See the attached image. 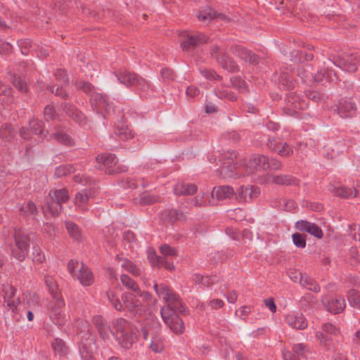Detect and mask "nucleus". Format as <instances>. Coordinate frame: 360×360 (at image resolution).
<instances>
[{
  "label": "nucleus",
  "instance_id": "4468645a",
  "mask_svg": "<svg viewBox=\"0 0 360 360\" xmlns=\"http://www.w3.org/2000/svg\"><path fill=\"white\" fill-rule=\"evenodd\" d=\"M252 165L257 169H265L269 167L268 158L262 155H257L251 159Z\"/></svg>",
  "mask_w": 360,
  "mask_h": 360
},
{
  "label": "nucleus",
  "instance_id": "cd10ccee",
  "mask_svg": "<svg viewBox=\"0 0 360 360\" xmlns=\"http://www.w3.org/2000/svg\"><path fill=\"white\" fill-rule=\"evenodd\" d=\"M72 170L70 166H60L56 169V174L58 176H63L71 174Z\"/></svg>",
  "mask_w": 360,
  "mask_h": 360
},
{
  "label": "nucleus",
  "instance_id": "7c9ffc66",
  "mask_svg": "<svg viewBox=\"0 0 360 360\" xmlns=\"http://www.w3.org/2000/svg\"><path fill=\"white\" fill-rule=\"evenodd\" d=\"M148 258L153 266H158L160 263L162 262V259L158 257L153 251L149 252Z\"/></svg>",
  "mask_w": 360,
  "mask_h": 360
},
{
  "label": "nucleus",
  "instance_id": "49530a36",
  "mask_svg": "<svg viewBox=\"0 0 360 360\" xmlns=\"http://www.w3.org/2000/svg\"><path fill=\"white\" fill-rule=\"evenodd\" d=\"M350 252L352 256L355 257L357 259L360 258V248H352Z\"/></svg>",
  "mask_w": 360,
  "mask_h": 360
},
{
  "label": "nucleus",
  "instance_id": "c85d7f7f",
  "mask_svg": "<svg viewBox=\"0 0 360 360\" xmlns=\"http://www.w3.org/2000/svg\"><path fill=\"white\" fill-rule=\"evenodd\" d=\"M67 229L69 232V233L74 237L75 238H79V231L77 226L74 224H67Z\"/></svg>",
  "mask_w": 360,
  "mask_h": 360
},
{
  "label": "nucleus",
  "instance_id": "423d86ee",
  "mask_svg": "<svg viewBox=\"0 0 360 360\" xmlns=\"http://www.w3.org/2000/svg\"><path fill=\"white\" fill-rule=\"evenodd\" d=\"M161 315L165 322L169 326L174 333L181 334L184 331V325L182 320L169 306L164 307L161 309Z\"/></svg>",
  "mask_w": 360,
  "mask_h": 360
},
{
  "label": "nucleus",
  "instance_id": "de8ad7c7",
  "mask_svg": "<svg viewBox=\"0 0 360 360\" xmlns=\"http://www.w3.org/2000/svg\"><path fill=\"white\" fill-rule=\"evenodd\" d=\"M82 88L84 90V91H85L87 94L91 93L94 89L93 86L89 83H84L82 86Z\"/></svg>",
  "mask_w": 360,
  "mask_h": 360
},
{
  "label": "nucleus",
  "instance_id": "864d4df0",
  "mask_svg": "<svg viewBox=\"0 0 360 360\" xmlns=\"http://www.w3.org/2000/svg\"><path fill=\"white\" fill-rule=\"evenodd\" d=\"M356 337L358 339V340L360 342V330L356 332Z\"/></svg>",
  "mask_w": 360,
  "mask_h": 360
},
{
  "label": "nucleus",
  "instance_id": "9b49d317",
  "mask_svg": "<svg viewBox=\"0 0 360 360\" xmlns=\"http://www.w3.org/2000/svg\"><path fill=\"white\" fill-rule=\"evenodd\" d=\"M197 188L194 185L177 183L174 186V193L176 195H193L195 193Z\"/></svg>",
  "mask_w": 360,
  "mask_h": 360
},
{
  "label": "nucleus",
  "instance_id": "13d9d810",
  "mask_svg": "<svg viewBox=\"0 0 360 360\" xmlns=\"http://www.w3.org/2000/svg\"><path fill=\"white\" fill-rule=\"evenodd\" d=\"M218 49H218L217 47H215V49H214V51H218Z\"/></svg>",
  "mask_w": 360,
  "mask_h": 360
},
{
  "label": "nucleus",
  "instance_id": "5701e85b",
  "mask_svg": "<svg viewBox=\"0 0 360 360\" xmlns=\"http://www.w3.org/2000/svg\"><path fill=\"white\" fill-rule=\"evenodd\" d=\"M117 259L120 262H122V266L124 267L127 271L131 272L134 274H136L138 273L136 266L131 261L125 258H121L119 256L117 257Z\"/></svg>",
  "mask_w": 360,
  "mask_h": 360
},
{
  "label": "nucleus",
  "instance_id": "e433bc0d",
  "mask_svg": "<svg viewBox=\"0 0 360 360\" xmlns=\"http://www.w3.org/2000/svg\"><path fill=\"white\" fill-rule=\"evenodd\" d=\"M6 304L9 309L13 311L14 309H15L18 304V300L17 298L8 299L6 300Z\"/></svg>",
  "mask_w": 360,
  "mask_h": 360
},
{
  "label": "nucleus",
  "instance_id": "c9c22d12",
  "mask_svg": "<svg viewBox=\"0 0 360 360\" xmlns=\"http://www.w3.org/2000/svg\"><path fill=\"white\" fill-rule=\"evenodd\" d=\"M210 304L211 307L213 309H219L224 306V302H223V300H221L220 299H215V300H212L210 302Z\"/></svg>",
  "mask_w": 360,
  "mask_h": 360
},
{
  "label": "nucleus",
  "instance_id": "c03bdc74",
  "mask_svg": "<svg viewBox=\"0 0 360 360\" xmlns=\"http://www.w3.org/2000/svg\"><path fill=\"white\" fill-rule=\"evenodd\" d=\"M316 336L321 342L326 343L330 340V337L328 335H324L322 332H319Z\"/></svg>",
  "mask_w": 360,
  "mask_h": 360
},
{
  "label": "nucleus",
  "instance_id": "9d476101",
  "mask_svg": "<svg viewBox=\"0 0 360 360\" xmlns=\"http://www.w3.org/2000/svg\"><path fill=\"white\" fill-rule=\"evenodd\" d=\"M325 305L327 309L333 314L342 311L345 307L344 300L338 298H330L325 303Z\"/></svg>",
  "mask_w": 360,
  "mask_h": 360
},
{
  "label": "nucleus",
  "instance_id": "1a4fd4ad",
  "mask_svg": "<svg viewBox=\"0 0 360 360\" xmlns=\"http://www.w3.org/2000/svg\"><path fill=\"white\" fill-rule=\"evenodd\" d=\"M185 35V39L181 41V46L183 49H187L192 46H195L201 43L206 42L207 37L202 34L191 35L186 32H181L179 35Z\"/></svg>",
  "mask_w": 360,
  "mask_h": 360
},
{
  "label": "nucleus",
  "instance_id": "a878e982",
  "mask_svg": "<svg viewBox=\"0 0 360 360\" xmlns=\"http://www.w3.org/2000/svg\"><path fill=\"white\" fill-rule=\"evenodd\" d=\"M307 233L319 239L322 238L323 236V231L321 229V228L313 223L311 224Z\"/></svg>",
  "mask_w": 360,
  "mask_h": 360
},
{
  "label": "nucleus",
  "instance_id": "f8f14e48",
  "mask_svg": "<svg viewBox=\"0 0 360 360\" xmlns=\"http://www.w3.org/2000/svg\"><path fill=\"white\" fill-rule=\"evenodd\" d=\"M212 196L218 200H223L231 197L233 194V189L228 186H220L212 191Z\"/></svg>",
  "mask_w": 360,
  "mask_h": 360
},
{
  "label": "nucleus",
  "instance_id": "f704fd0d",
  "mask_svg": "<svg viewBox=\"0 0 360 360\" xmlns=\"http://www.w3.org/2000/svg\"><path fill=\"white\" fill-rule=\"evenodd\" d=\"M58 139L67 146H72L73 141L65 134H60L58 136Z\"/></svg>",
  "mask_w": 360,
  "mask_h": 360
},
{
  "label": "nucleus",
  "instance_id": "a18cd8bd",
  "mask_svg": "<svg viewBox=\"0 0 360 360\" xmlns=\"http://www.w3.org/2000/svg\"><path fill=\"white\" fill-rule=\"evenodd\" d=\"M162 266L167 269V270L172 271L174 270L176 267V265L173 262H169V261L162 262Z\"/></svg>",
  "mask_w": 360,
  "mask_h": 360
},
{
  "label": "nucleus",
  "instance_id": "09e8293b",
  "mask_svg": "<svg viewBox=\"0 0 360 360\" xmlns=\"http://www.w3.org/2000/svg\"><path fill=\"white\" fill-rule=\"evenodd\" d=\"M76 198L77 200H79L81 202H84L87 199L86 195L84 193H77Z\"/></svg>",
  "mask_w": 360,
  "mask_h": 360
},
{
  "label": "nucleus",
  "instance_id": "c756f323",
  "mask_svg": "<svg viewBox=\"0 0 360 360\" xmlns=\"http://www.w3.org/2000/svg\"><path fill=\"white\" fill-rule=\"evenodd\" d=\"M160 250L161 253L166 256H174L176 255V251L167 245H162Z\"/></svg>",
  "mask_w": 360,
  "mask_h": 360
},
{
  "label": "nucleus",
  "instance_id": "6e6d98bb",
  "mask_svg": "<svg viewBox=\"0 0 360 360\" xmlns=\"http://www.w3.org/2000/svg\"><path fill=\"white\" fill-rule=\"evenodd\" d=\"M5 22L0 19V25H4Z\"/></svg>",
  "mask_w": 360,
  "mask_h": 360
},
{
  "label": "nucleus",
  "instance_id": "a19ab883",
  "mask_svg": "<svg viewBox=\"0 0 360 360\" xmlns=\"http://www.w3.org/2000/svg\"><path fill=\"white\" fill-rule=\"evenodd\" d=\"M312 75L314 80L316 82L322 81L324 77V73L323 72L314 71Z\"/></svg>",
  "mask_w": 360,
  "mask_h": 360
},
{
  "label": "nucleus",
  "instance_id": "bf43d9fd",
  "mask_svg": "<svg viewBox=\"0 0 360 360\" xmlns=\"http://www.w3.org/2000/svg\"><path fill=\"white\" fill-rule=\"evenodd\" d=\"M110 360H119V359H117L116 358H112Z\"/></svg>",
  "mask_w": 360,
  "mask_h": 360
},
{
  "label": "nucleus",
  "instance_id": "72a5a7b5",
  "mask_svg": "<svg viewBox=\"0 0 360 360\" xmlns=\"http://www.w3.org/2000/svg\"><path fill=\"white\" fill-rule=\"evenodd\" d=\"M264 303L266 306L270 309L272 313H275L276 311V305L274 302V300L272 297L267 298L264 300Z\"/></svg>",
  "mask_w": 360,
  "mask_h": 360
},
{
  "label": "nucleus",
  "instance_id": "4c0bfd02",
  "mask_svg": "<svg viewBox=\"0 0 360 360\" xmlns=\"http://www.w3.org/2000/svg\"><path fill=\"white\" fill-rule=\"evenodd\" d=\"M323 329L328 334H336L338 333V330L332 324L330 323L325 324Z\"/></svg>",
  "mask_w": 360,
  "mask_h": 360
},
{
  "label": "nucleus",
  "instance_id": "4be33fe9",
  "mask_svg": "<svg viewBox=\"0 0 360 360\" xmlns=\"http://www.w3.org/2000/svg\"><path fill=\"white\" fill-rule=\"evenodd\" d=\"M293 244L297 247L303 248L306 246L305 236L300 233H295L292 236Z\"/></svg>",
  "mask_w": 360,
  "mask_h": 360
},
{
  "label": "nucleus",
  "instance_id": "ddd939ff",
  "mask_svg": "<svg viewBox=\"0 0 360 360\" xmlns=\"http://www.w3.org/2000/svg\"><path fill=\"white\" fill-rule=\"evenodd\" d=\"M303 347L300 345H296L291 349L283 351L284 360H300V357L303 351Z\"/></svg>",
  "mask_w": 360,
  "mask_h": 360
},
{
  "label": "nucleus",
  "instance_id": "f257e3e1",
  "mask_svg": "<svg viewBox=\"0 0 360 360\" xmlns=\"http://www.w3.org/2000/svg\"><path fill=\"white\" fill-rule=\"evenodd\" d=\"M13 255L19 261L25 260L27 256L37 264L44 263L46 260V255L44 250L33 243L27 236H18L16 238Z\"/></svg>",
  "mask_w": 360,
  "mask_h": 360
},
{
  "label": "nucleus",
  "instance_id": "20e7f679",
  "mask_svg": "<svg viewBox=\"0 0 360 360\" xmlns=\"http://www.w3.org/2000/svg\"><path fill=\"white\" fill-rule=\"evenodd\" d=\"M69 198L68 192L64 188L51 190L46 202V211L53 215H58L61 210V203Z\"/></svg>",
  "mask_w": 360,
  "mask_h": 360
},
{
  "label": "nucleus",
  "instance_id": "bb28decb",
  "mask_svg": "<svg viewBox=\"0 0 360 360\" xmlns=\"http://www.w3.org/2000/svg\"><path fill=\"white\" fill-rule=\"evenodd\" d=\"M311 224L307 220L302 219L295 223V228L300 231L307 232Z\"/></svg>",
  "mask_w": 360,
  "mask_h": 360
},
{
  "label": "nucleus",
  "instance_id": "393cba45",
  "mask_svg": "<svg viewBox=\"0 0 360 360\" xmlns=\"http://www.w3.org/2000/svg\"><path fill=\"white\" fill-rule=\"evenodd\" d=\"M26 304L27 308L32 310H36L39 306L38 299L35 295H29L26 298Z\"/></svg>",
  "mask_w": 360,
  "mask_h": 360
},
{
  "label": "nucleus",
  "instance_id": "7ed1b4c3",
  "mask_svg": "<svg viewBox=\"0 0 360 360\" xmlns=\"http://www.w3.org/2000/svg\"><path fill=\"white\" fill-rule=\"evenodd\" d=\"M94 321L98 325L101 331L106 333L108 327L103 325L101 317H94ZM122 323V320L114 321L110 325L109 329L111 333L121 342L123 347H129L131 345L130 338L124 333Z\"/></svg>",
  "mask_w": 360,
  "mask_h": 360
},
{
  "label": "nucleus",
  "instance_id": "58836bf2",
  "mask_svg": "<svg viewBox=\"0 0 360 360\" xmlns=\"http://www.w3.org/2000/svg\"><path fill=\"white\" fill-rule=\"evenodd\" d=\"M233 166L230 165L228 167H223L221 168V174H223L225 177L231 176V173L233 172Z\"/></svg>",
  "mask_w": 360,
  "mask_h": 360
},
{
  "label": "nucleus",
  "instance_id": "b1692460",
  "mask_svg": "<svg viewBox=\"0 0 360 360\" xmlns=\"http://www.w3.org/2000/svg\"><path fill=\"white\" fill-rule=\"evenodd\" d=\"M158 200V196L148 193H143L140 198L141 203L143 205L153 204L156 202Z\"/></svg>",
  "mask_w": 360,
  "mask_h": 360
},
{
  "label": "nucleus",
  "instance_id": "ea45409f",
  "mask_svg": "<svg viewBox=\"0 0 360 360\" xmlns=\"http://www.w3.org/2000/svg\"><path fill=\"white\" fill-rule=\"evenodd\" d=\"M150 348L155 352H160L162 349V345L160 342H151Z\"/></svg>",
  "mask_w": 360,
  "mask_h": 360
},
{
  "label": "nucleus",
  "instance_id": "aec40b11",
  "mask_svg": "<svg viewBox=\"0 0 360 360\" xmlns=\"http://www.w3.org/2000/svg\"><path fill=\"white\" fill-rule=\"evenodd\" d=\"M154 290L157 292V293L162 297V298L165 300H170L174 297V295L170 292V290L165 286L158 285H154Z\"/></svg>",
  "mask_w": 360,
  "mask_h": 360
},
{
  "label": "nucleus",
  "instance_id": "3c124183",
  "mask_svg": "<svg viewBox=\"0 0 360 360\" xmlns=\"http://www.w3.org/2000/svg\"><path fill=\"white\" fill-rule=\"evenodd\" d=\"M33 319H34L33 314L30 310H29L27 312V319L29 321H31L33 320Z\"/></svg>",
  "mask_w": 360,
  "mask_h": 360
},
{
  "label": "nucleus",
  "instance_id": "a211bd4d",
  "mask_svg": "<svg viewBox=\"0 0 360 360\" xmlns=\"http://www.w3.org/2000/svg\"><path fill=\"white\" fill-rule=\"evenodd\" d=\"M297 276H300L299 282L302 285L307 289L313 291H319V287L314 283L311 280L309 279L306 276H302L300 273L296 272Z\"/></svg>",
  "mask_w": 360,
  "mask_h": 360
},
{
  "label": "nucleus",
  "instance_id": "473e14b6",
  "mask_svg": "<svg viewBox=\"0 0 360 360\" xmlns=\"http://www.w3.org/2000/svg\"><path fill=\"white\" fill-rule=\"evenodd\" d=\"M278 153L283 156H288L292 153V150L287 144H283L278 149Z\"/></svg>",
  "mask_w": 360,
  "mask_h": 360
},
{
  "label": "nucleus",
  "instance_id": "f03ea898",
  "mask_svg": "<svg viewBox=\"0 0 360 360\" xmlns=\"http://www.w3.org/2000/svg\"><path fill=\"white\" fill-rule=\"evenodd\" d=\"M108 296L113 307L118 311L124 310L125 308L134 314H139L143 311L141 301L137 297L135 292L124 293L122 296V302L120 300L118 295L113 290L108 292Z\"/></svg>",
  "mask_w": 360,
  "mask_h": 360
},
{
  "label": "nucleus",
  "instance_id": "0eeeda50",
  "mask_svg": "<svg viewBox=\"0 0 360 360\" xmlns=\"http://www.w3.org/2000/svg\"><path fill=\"white\" fill-rule=\"evenodd\" d=\"M288 325L295 329H304L307 327V321L304 316L297 311H290L286 316Z\"/></svg>",
  "mask_w": 360,
  "mask_h": 360
},
{
  "label": "nucleus",
  "instance_id": "2f4dec72",
  "mask_svg": "<svg viewBox=\"0 0 360 360\" xmlns=\"http://www.w3.org/2000/svg\"><path fill=\"white\" fill-rule=\"evenodd\" d=\"M13 85L18 88L20 91L25 92L27 91V84L26 83L20 79V78L15 79L13 81Z\"/></svg>",
  "mask_w": 360,
  "mask_h": 360
},
{
  "label": "nucleus",
  "instance_id": "4d7b16f0",
  "mask_svg": "<svg viewBox=\"0 0 360 360\" xmlns=\"http://www.w3.org/2000/svg\"><path fill=\"white\" fill-rule=\"evenodd\" d=\"M293 279H294V281H297L298 280L297 276H295Z\"/></svg>",
  "mask_w": 360,
  "mask_h": 360
},
{
  "label": "nucleus",
  "instance_id": "f3484780",
  "mask_svg": "<svg viewBox=\"0 0 360 360\" xmlns=\"http://www.w3.org/2000/svg\"><path fill=\"white\" fill-rule=\"evenodd\" d=\"M356 193V188L353 187L346 188L345 186H338L335 190V195L342 198L355 197Z\"/></svg>",
  "mask_w": 360,
  "mask_h": 360
},
{
  "label": "nucleus",
  "instance_id": "6e6552de",
  "mask_svg": "<svg viewBox=\"0 0 360 360\" xmlns=\"http://www.w3.org/2000/svg\"><path fill=\"white\" fill-rule=\"evenodd\" d=\"M121 281L124 285L133 290V292L139 295L142 302H148L150 299V295L147 292H141L136 283L128 276L122 275Z\"/></svg>",
  "mask_w": 360,
  "mask_h": 360
},
{
  "label": "nucleus",
  "instance_id": "412c9836",
  "mask_svg": "<svg viewBox=\"0 0 360 360\" xmlns=\"http://www.w3.org/2000/svg\"><path fill=\"white\" fill-rule=\"evenodd\" d=\"M20 211L24 215H34L37 213V207L32 202H28L20 207Z\"/></svg>",
  "mask_w": 360,
  "mask_h": 360
},
{
  "label": "nucleus",
  "instance_id": "39448f33",
  "mask_svg": "<svg viewBox=\"0 0 360 360\" xmlns=\"http://www.w3.org/2000/svg\"><path fill=\"white\" fill-rule=\"evenodd\" d=\"M68 267L69 271L79 280L81 284L89 285L93 282V276L91 271L82 263L70 261Z\"/></svg>",
  "mask_w": 360,
  "mask_h": 360
},
{
  "label": "nucleus",
  "instance_id": "2eb2a0df",
  "mask_svg": "<svg viewBox=\"0 0 360 360\" xmlns=\"http://www.w3.org/2000/svg\"><path fill=\"white\" fill-rule=\"evenodd\" d=\"M52 347L55 353L60 357L64 356L68 354V348L60 339H55L52 343Z\"/></svg>",
  "mask_w": 360,
  "mask_h": 360
},
{
  "label": "nucleus",
  "instance_id": "dca6fc26",
  "mask_svg": "<svg viewBox=\"0 0 360 360\" xmlns=\"http://www.w3.org/2000/svg\"><path fill=\"white\" fill-rule=\"evenodd\" d=\"M259 193L258 189H253L250 187H240L237 191L238 197L240 199L246 200L247 198H252L255 196Z\"/></svg>",
  "mask_w": 360,
  "mask_h": 360
},
{
  "label": "nucleus",
  "instance_id": "8fccbe9b",
  "mask_svg": "<svg viewBox=\"0 0 360 360\" xmlns=\"http://www.w3.org/2000/svg\"><path fill=\"white\" fill-rule=\"evenodd\" d=\"M207 113H211L215 111V108L214 106L207 107L205 109Z\"/></svg>",
  "mask_w": 360,
  "mask_h": 360
},
{
  "label": "nucleus",
  "instance_id": "6ab92c4d",
  "mask_svg": "<svg viewBox=\"0 0 360 360\" xmlns=\"http://www.w3.org/2000/svg\"><path fill=\"white\" fill-rule=\"evenodd\" d=\"M266 183H274L276 184H288L290 183L289 178L285 175H271L268 174L265 179Z\"/></svg>",
  "mask_w": 360,
  "mask_h": 360
},
{
  "label": "nucleus",
  "instance_id": "37998d69",
  "mask_svg": "<svg viewBox=\"0 0 360 360\" xmlns=\"http://www.w3.org/2000/svg\"><path fill=\"white\" fill-rule=\"evenodd\" d=\"M353 297L352 301L354 302V303L360 305V293L355 292H351L350 297Z\"/></svg>",
  "mask_w": 360,
  "mask_h": 360
},
{
  "label": "nucleus",
  "instance_id": "79ce46f5",
  "mask_svg": "<svg viewBox=\"0 0 360 360\" xmlns=\"http://www.w3.org/2000/svg\"><path fill=\"white\" fill-rule=\"evenodd\" d=\"M199 91L195 86H189L187 88L186 93L190 96H195L198 95Z\"/></svg>",
  "mask_w": 360,
  "mask_h": 360
},
{
  "label": "nucleus",
  "instance_id": "603ef678",
  "mask_svg": "<svg viewBox=\"0 0 360 360\" xmlns=\"http://www.w3.org/2000/svg\"><path fill=\"white\" fill-rule=\"evenodd\" d=\"M240 311H241L243 313L248 314V313H249V312H250V309L248 307H243L240 309Z\"/></svg>",
  "mask_w": 360,
  "mask_h": 360
},
{
  "label": "nucleus",
  "instance_id": "5fc2aeb1",
  "mask_svg": "<svg viewBox=\"0 0 360 360\" xmlns=\"http://www.w3.org/2000/svg\"><path fill=\"white\" fill-rule=\"evenodd\" d=\"M218 17H219V18H221V19L225 18H224V15L223 14H219V15H218Z\"/></svg>",
  "mask_w": 360,
  "mask_h": 360
}]
</instances>
